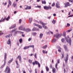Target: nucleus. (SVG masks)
<instances>
[{
  "label": "nucleus",
  "instance_id": "nucleus-1",
  "mask_svg": "<svg viewBox=\"0 0 73 73\" xmlns=\"http://www.w3.org/2000/svg\"><path fill=\"white\" fill-rule=\"evenodd\" d=\"M5 71L6 73H10L11 72V68L8 66H7L6 67Z\"/></svg>",
  "mask_w": 73,
  "mask_h": 73
},
{
  "label": "nucleus",
  "instance_id": "nucleus-2",
  "mask_svg": "<svg viewBox=\"0 0 73 73\" xmlns=\"http://www.w3.org/2000/svg\"><path fill=\"white\" fill-rule=\"evenodd\" d=\"M3 18H2L0 20V22H3V21H4L5 20H6V21H9V19H10V16L9 15L7 18H6V17H5L4 18V19H3Z\"/></svg>",
  "mask_w": 73,
  "mask_h": 73
},
{
  "label": "nucleus",
  "instance_id": "nucleus-3",
  "mask_svg": "<svg viewBox=\"0 0 73 73\" xmlns=\"http://www.w3.org/2000/svg\"><path fill=\"white\" fill-rule=\"evenodd\" d=\"M67 37L68 38H66V40L68 42V43H69L70 45H71V42H72V40H71V38H69V36L68 35L67 36Z\"/></svg>",
  "mask_w": 73,
  "mask_h": 73
},
{
  "label": "nucleus",
  "instance_id": "nucleus-4",
  "mask_svg": "<svg viewBox=\"0 0 73 73\" xmlns=\"http://www.w3.org/2000/svg\"><path fill=\"white\" fill-rule=\"evenodd\" d=\"M62 36V33H60V34H57L54 35V37H56L57 38H59V37H60L61 36Z\"/></svg>",
  "mask_w": 73,
  "mask_h": 73
},
{
  "label": "nucleus",
  "instance_id": "nucleus-5",
  "mask_svg": "<svg viewBox=\"0 0 73 73\" xmlns=\"http://www.w3.org/2000/svg\"><path fill=\"white\" fill-rule=\"evenodd\" d=\"M43 8L44 9H46V10H48L49 9H52V7L50 6H44Z\"/></svg>",
  "mask_w": 73,
  "mask_h": 73
},
{
  "label": "nucleus",
  "instance_id": "nucleus-6",
  "mask_svg": "<svg viewBox=\"0 0 73 73\" xmlns=\"http://www.w3.org/2000/svg\"><path fill=\"white\" fill-rule=\"evenodd\" d=\"M19 30H21V31H25V28L22 27V26H20L19 28Z\"/></svg>",
  "mask_w": 73,
  "mask_h": 73
},
{
  "label": "nucleus",
  "instance_id": "nucleus-7",
  "mask_svg": "<svg viewBox=\"0 0 73 73\" xmlns=\"http://www.w3.org/2000/svg\"><path fill=\"white\" fill-rule=\"evenodd\" d=\"M64 7H68V6H70L71 4H69V2H68L65 4Z\"/></svg>",
  "mask_w": 73,
  "mask_h": 73
},
{
  "label": "nucleus",
  "instance_id": "nucleus-8",
  "mask_svg": "<svg viewBox=\"0 0 73 73\" xmlns=\"http://www.w3.org/2000/svg\"><path fill=\"white\" fill-rule=\"evenodd\" d=\"M68 57L69 55H68V54H66V59L64 60V61H65L66 64L67 62H68Z\"/></svg>",
  "mask_w": 73,
  "mask_h": 73
},
{
  "label": "nucleus",
  "instance_id": "nucleus-9",
  "mask_svg": "<svg viewBox=\"0 0 73 73\" xmlns=\"http://www.w3.org/2000/svg\"><path fill=\"white\" fill-rule=\"evenodd\" d=\"M19 58V61L21 63L22 60H21V57L20 55H19L17 57V59H18Z\"/></svg>",
  "mask_w": 73,
  "mask_h": 73
},
{
  "label": "nucleus",
  "instance_id": "nucleus-10",
  "mask_svg": "<svg viewBox=\"0 0 73 73\" xmlns=\"http://www.w3.org/2000/svg\"><path fill=\"white\" fill-rule=\"evenodd\" d=\"M60 3L58 2H57L56 3V7L57 8H60Z\"/></svg>",
  "mask_w": 73,
  "mask_h": 73
},
{
  "label": "nucleus",
  "instance_id": "nucleus-11",
  "mask_svg": "<svg viewBox=\"0 0 73 73\" xmlns=\"http://www.w3.org/2000/svg\"><path fill=\"white\" fill-rule=\"evenodd\" d=\"M63 47L66 51V52H68L69 51V50L68 49V48L67 47V46H66V45H64Z\"/></svg>",
  "mask_w": 73,
  "mask_h": 73
},
{
  "label": "nucleus",
  "instance_id": "nucleus-12",
  "mask_svg": "<svg viewBox=\"0 0 73 73\" xmlns=\"http://www.w3.org/2000/svg\"><path fill=\"white\" fill-rule=\"evenodd\" d=\"M34 26H36V27H38L39 28H40V29H42V26L38 25V24H36L35 23L34 24Z\"/></svg>",
  "mask_w": 73,
  "mask_h": 73
},
{
  "label": "nucleus",
  "instance_id": "nucleus-13",
  "mask_svg": "<svg viewBox=\"0 0 73 73\" xmlns=\"http://www.w3.org/2000/svg\"><path fill=\"white\" fill-rule=\"evenodd\" d=\"M12 36V34H9L8 35H6L5 36V37H6V38H9L10 37H11V36Z\"/></svg>",
  "mask_w": 73,
  "mask_h": 73
},
{
  "label": "nucleus",
  "instance_id": "nucleus-14",
  "mask_svg": "<svg viewBox=\"0 0 73 73\" xmlns=\"http://www.w3.org/2000/svg\"><path fill=\"white\" fill-rule=\"evenodd\" d=\"M35 63L36 65L37 64L38 65V66L39 68L40 67V64L37 61H35Z\"/></svg>",
  "mask_w": 73,
  "mask_h": 73
},
{
  "label": "nucleus",
  "instance_id": "nucleus-15",
  "mask_svg": "<svg viewBox=\"0 0 73 73\" xmlns=\"http://www.w3.org/2000/svg\"><path fill=\"white\" fill-rule=\"evenodd\" d=\"M15 63L17 65V66L16 67V68H19V66H20V65L18 63V62L17 61V60H16L15 61Z\"/></svg>",
  "mask_w": 73,
  "mask_h": 73
},
{
  "label": "nucleus",
  "instance_id": "nucleus-16",
  "mask_svg": "<svg viewBox=\"0 0 73 73\" xmlns=\"http://www.w3.org/2000/svg\"><path fill=\"white\" fill-rule=\"evenodd\" d=\"M31 30V29L29 28H26L25 29V31L26 32H30Z\"/></svg>",
  "mask_w": 73,
  "mask_h": 73
},
{
  "label": "nucleus",
  "instance_id": "nucleus-17",
  "mask_svg": "<svg viewBox=\"0 0 73 73\" xmlns=\"http://www.w3.org/2000/svg\"><path fill=\"white\" fill-rule=\"evenodd\" d=\"M32 31H39V29H38L37 28H36L34 27Z\"/></svg>",
  "mask_w": 73,
  "mask_h": 73
},
{
  "label": "nucleus",
  "instance_id": "nucleus-18",
  "mask_svg": "<svg viewBox=\"0 0 73 73\" xmlns=\"http://www.w3.org/2000/svg\"><path fill=\"white\" fill-rule=\"evenodd\" d=\"M16 24L13 25L11 27H9L10 29H12V28H15V27H16Z\"/></svg>",
  "mask_w": 73,
  "mask_h": 73
},
{
  "label": "nucleus",
  "instance_id": "nucleus-19",
  "mask_svg": "<svg viewBox=\"0 0 73 73\" xmlns=\"http://www.w3.org/2000/svg\"><path fill=\"white\" fill-rule=\"evenodd\" d=\"M42 3L43 4H46V1L45 0H42Z\"/></svg>",
  "mask_w": 73,
  "mask_h": 73
},
{
  "label": "nucleus",
  "instance_id": "nucleus-20",
  "mask_svg": "<svg viewBox=\"0 0 73 73\" xmlns=\"http://www.w3.org/2000/svg\"><path fill=\"white\" fill-rule=\"evenodd\" d=\"M4 54V60H7V53H5Z\"/></svg>",
  "mask_w": 73,
  "mask_h": 73
},
{
  "label": "nucleus",
  "instance_id": "nucleus-21",
  "mask_svg": "<svg viewBox=\"0 0 73 73\" xmlns=\"http://www.w3.org/2000/svg\"><path fill=\"white\" fill-rule=\"evenodd\" d=\"M63 36L64 37H65L66 36V32L65 31H64L63 32Z\"/></svg>",
  "mask_w": 73,
  "mask_h": 73
},
{
  "label": "nucleus",
  "instance_id": "nucleus-22",
  "mask_svg": "<svg viewBox=\"0 0 73 73\" xmlns=\"http://www.w3.org/2000/svg\"><path fill=\"white\" fill-rule=\"evenodd\" d=\"M62 56L61 58V59H62L64 58V52H63L62 54Z\"/></svg>",
  "mask_w": 73,
  "mask_h": 73
},
{
  "label": "nucleus",
  "instance_id": "nucleus-23",
  "mask_svg": "<svg viewBox=\"0 0 73 73\" xmlns=\"http://www.w3.org/2000/svg\"><path fill=\"white\" fill-rule=\"evenodd\" d=\"M13 58H12V59H11L8 62V63H11V62H12V61H13Z\"/></svg>",
  "mask_w": 73,
  "mask_h": 73
},
{
  "label": "nucleus",
  "instance_id": "nucleus-24",
  "mask_svg": "<svg viewBox=\"0 0 73 73\" xmlns=\"http://www.w3.org/2000/svg\"><path fill=\"white\" fill-rule=\"evenodd\" d=\"M40 24H42L43 25H46V24L45 23H44L43 22H42L41 21H40Z\"/></svg>",
  "mask_w": 73,
  "mask_h": 73
},
{
  "label": "nucleus",
  "instance_id": "nucleus-25",
  "mask_svg": "<svg viewBox=\"0 0 73 73\" xmlns=\"http://www.w3.org/2000/svg\"><path fill=\"white\" fill-rule=\"evenodd\" d=\"M11 43V40H10V39H9L8 40V42H7V44H10Z\"/></svg>",
  "mask_w": 73,
  "mask_h": 73
},
{
  "label": "nucleus",
  "instance_id": "nucleus-26",
  "mask_svg": "<svg viewBox=\"0 0 73 73\" xmlns=\"http://www.w3.org/2000/svg\"><path fill=\"white\" fill-rule=\"evenodd\" d=\"M29 48V46H25L24 47V49H28Z\"/></svg>",
  "mask_w": 73,
  "mask_h": 73
},
{
  "label": "nucleus",
  "instance_id": "nucleus-27",
  "mask_svg": "<svg viewBox=\"0 0 73 73\" xmlns=\"http://www.w3.org/2000/svg\"><path fill=\"white\" fill-rule=\"evenodd\" d=\"M9 4L10 6L12 5V2L10 0H9Z\"/></svg>",
  "mask_w": 73,
  "mask_h": 73
},
{
  "label": "nucleus",
  "instance_id": "nucleus-28",
  "mask_svg": "<svg viewBox=\"0 0 73 73\" xmlns=\"http://www.w3.org/2000/svg\"><path fill=\"white\" fill-rule=\"evenodd\" d=\"M42 27L43 28H44V29H48V27H47L46 26H45V25H43Z\"/></svg>",
  "mask_w": 73,
  "mask_h": 73
},
{
  "label": "nucleus",
  "instance_id": "nucleus-29",
  "mask_svg": "<svg viewBox=\"0 0 73 73\" xmlns=\"http://www.w3.org/2000/svg\"><path fill=\"white\" fill-rule=\"evenodd\" d=\"M32 18H29V21L30 23H31V22H32Z\"/></svg>",
  "mask_w": 73,
  "mask_h": 73
},
{
  "label": "nucleus",
  "instance_id": "nucleus-30",
  "mask_svg": "<svg viewBox=\"0 0 73 73\" xmlns=\"http://www.w3.org/2000/svg\"><path fill=\"white\" fill-rule=\"evenodd\" d=\"M13 5L14 7H15L16 6L17 4L15 3V2H14V3L13 4Z\"/></svg>",
  "mask_w": 73,
  "mask_h": 73
},
{
  "label": "nucleus",
  "instance_id": "nucleus-31",
  "mask_svg": "<svg viewBox=\"0 0 73 73\" xmlns=\"http://www.w3.org/2000/svg\"><path fill=\"white\" fill-rule=\"evenodd\" d=\"M43 36V34H40L39 36V37L40 38H41L42 36Z\"/></svg>",
  "mask_w": 73,
  "mask_h": 73
},
{
  "label": "nucleus",
  "instance_id": "nucleus-32",
  "mask_svg": "<svg viewBox=\"0 0 73 73\" xmlns=\"http://www.w3.org/2000/svg\"><path fill=\"white\" fill-rule=\"evenodd\" d=\"M46 47H47V45H45L43 46L41 48H43V49H45V48H46Z\"/></svg>",
  "mask_w": 73,
  "mask_h": 73
},
{
  "label": "nucleus",
  "instance_id": "nucleus-33",
  "mask_svg": "<svg viewBox=\"0 0 73 73\" xmlns=\"http://www.w3.org/2000/svg\"><path fill=\"white\" fill-rule=\"evenodd\" d=\"M56 69H55V68H54L52 69V72L53 73H55V72H56Z\"/></svg>",
  "mask_w": 73,
  "mask_h": 73
},
{
  "label": "nucleus",
  "instance_id": "nucleus-34",
  "mask_svg": "<svg viewBox=\"0 0 73 73\" xmlns=\"http://www.w3.org/2000/svg\"><path fill=\"white\" fill-rule=\"evenodd\" d=\"M70 24H69L68 23H67L66 25V27H70Z\"/></svg>",
  "mask_w": 73,
  "mask_h": 73
},
{
  "label": "nucleus",
  "instance_id": "nucleus-35",
  "mask_svg": "<svg viewBox=\"0 0 73 73\" xmlns=\"http://www.w3.org/2000/svg\"><path fill=\"white\" fill-rule=\"evenodd\" d=\"M56 21L54 20V19H53V21H52V24H54L55 23H56Z\"/></svg>",
  "mask_w": 73,
  "mask_h": 73
},
{
  "label": "nucleus",
  "instance_id": "nucleus-36",
  "mask_svg": "<svg viewBox=\"0 0 73 73\" xmlns=\"http://www.w3.org/2000/svg\"><path fill=\"white\" fill-rule=\"evenodd\" d=\"M57 65L58 64L57 63H56L55 64V68H56L57 70H58V68H57Z\"/></svg>",
  "mask_w": 73,
  "mask_h": 73
},
{
  "label": "nucleus",
  "instance_id": "nucleus-37",
  "mask_svg": "<svg viewBox=\"0 0 73 73\" xmlns=\"http://www.w3.org/2000/svg\"><path fill=\"white\" fill-rule=\"evenodd\" d=\"M32 61H33L32 60H29V62L30 64H32Z\"/></svg>",
  "mask_w": 73,
  "mask_h": 73
},
{
  "label": "nucleus",
  "instance_id": "nucleus-38",
  "mask_svg": "<svg viewBox=\"0 0 73 73\" xmlns=\"http://www.w3.org/2000/svg\"><path fill=\"white\" fill-rule=\"evenodd\" d=\"M4 66H5L4 65H3V64L2 66H1L0 67L1 69H3V68L4 67Z\"/></svg>",
  "mask_w": 73,
  "mask_h": 73
},
{
  "label": "nucleus",
  "instance_id": "nucleus-39",
  "mask_svg": "<svg viewBox=\"0 0 73 73\" xmlns=\"http://www.w3.org/2000/svg\"><path fill=\"white\" fill-rule=\"evenodd\" d=\"M56 41V40L55 39H54L52 40V42H55Z\"/></svg>",
  "mask_w": 73,
  "mask_h": 73
},
{
  "label": "nucleus",
  "instance_id": "nucleus-40",
  "mask_svg": "<svg viewBox=\"0 0 73 73\" xmlns=\"http://www.w3.org/2000/svg\"><path fill=\"white\" fill-rule=\"evenodd\" d=\"M46 70L47 72H48V71H49V69L48 67L46 66Z\"/></svg>",
  "mask_w": 73,
  "mask_h": 73
},
{
  "label": "nucleus",
  "instance_id": "nucleus-41",
  "mask_svg": "<svg viewBox=\"0 0 73 73\" xmlns=\"http://www.w3.org/2000/svg\"><path fill=\"white\" fill-rule=\"evenodd\" d=\"M19 24H21V22L22 21V20L20 19L19 20Z\"/></svg>",
  "mask_w": 73,
  "mask_h": 73
},
{
  "label": "nucleus",
  "instance_id": "nucleus-42",
  "mask_svg": "<svg viewBox=\"0 0 73 73\" xmlns=\"http://www.w3.org/2000/svg\"><path fill=\"white\" fill-rule=\"evenodd\" d=\"M7 4V2H5V3H2V5H6Z\"/></svg>",
  "mask_w": 73,
  "mask_h": 73
},
{
  "label": "nucleus",
  "instance_id": "nucleus-43",
  "mask_svg": "<svg viewBox=\"0 0 73 73\" xmlns=\"http://www.w3.org/2000/svg\"><path fill=\"white\" fill-rule=\"evenodd\" d=\"M35 8H41V6H37L35 7Z\"/></svg>",
  "mask_w": 73,
  "mask_h": 73
},
{
  "label": "nucleus",
  "instance_id": "nucleus-44",
  "mask_svg": "<svg viewBox=\"0 0 73 73\" xmlns=\"http://www.w3.org/2000/svg\"><path fill=\"white\" fill-rule=\"evenodd\" d=\"M29 47H31V48H33V49L34 48V45H30V46Z\"/></svg>",
  "mask_w": 73,
  "mask_h": 73
},
{
  "label": "nucleus",
  "instance_id": "nucleus-45",
  "mask_svg": "<svg viewBox=\"0 0 73 73\" xmlns=\"http://www.w3.org/2000/svg\"><path fill=\"white\" fill-rule=\"evenodd\" d=\"M61 41L62 42H64V41H65V40H64V38L62 39Z\"/></svg>",
  "mask_w": 73,
  "mask_h": 73
},
{
  "label": "nucleus",
  "instance_id": "nucleus-46",
  "mask_svg": "<svg viewBox=\"0 0 73 73\" xmlns=\"http://www.w3.org/2000/svg\"><path fill=\"white\" fill-rule=\"evenodd\" d=\"M19 41L20 43H21L22 42V39L21 38L19 40Z\"/></svg>",
  "mask_w": 73,
  "mask_h": 73
},
{
  "label": "nucleus",
  "instance_id": "nucleus-47",
  "mask_svg": "<svg viewBox=\"0 0 73 73\" xmlns=\"http://www.w3.org/2000/svg\"><path fill=\"white\" fill-rule=\"evenodd\" d=\"M16 29L12 30L11 32L10 33H13V32H15L16 31Z\"/></svg>",
  "mask_w": 73,
  "mask_h": 73
},
{
  "label": "nucleus",
  "instance_id": "nucleus-48",
  "mask_svg": "<svg viewBox=\"0 0 73 73\" xmlns=\"http://www.w3.org/2000/svg\"><path fill=\"white\" fill-rule=\"evenodd\" d=\"M31 40H32V38H29L28 39V41H31Z\"/></svg>",
  "mask_w": 73,
  "mask_h": 73
},
{
  "label": "nucleus",
  "instance_id": "nucleus-49",
  "mask_svg": "<svg viewBox=\"0 0 73 73\" xmlns=\"http://www.w3.org/2000/svg\"><path fill=\"white\" fill-rule=\"evenodd\" d=\"M34 57L35 58H37V56H36V53H35L34 54Z\"/></svg>",
  "mask_w": 73,
  "mask_h": 73
},
{
  "label": "nucleus",
  "instance_id": "nucleus-50",
  "mask_svg": "<svg viewBox=\"0 0 73 73\" xmlns=\"http://www.w3.org/2000/svg\"><path fill=\"white\" fill-rule=\"evenodd\" d=\"M6 60H5L4 62V63L3 64V65H5V64H6V61H5Z\"/></svg>",
  "mask_w": 73,
  "mask_h": 73
},
{
  "label": "nucleus",
  "instance_id": "nucleus-51",
  "mask_svg": "<svg viewBox=\"0 0 73 73\" xmlns=\"http://www.w3.org/2000/svg\"><path fill=\"white\" fill-rule=\"evenodd\" d=\"M26 7H26L25 8V10H27V9H28V6H26Z\"/></svg>",
  "mask_w": 73,
  "mask_h": 73
},
{
  "label": "nucleus",
  "instance_id": "nucleus-52",
  "mask_svg": "<svg viewBox=\"0 0 73 73\" xmlns=\"http://www.w3.org/2000/svg\"><path fill=\"white\" fill-rule=\"evenodd\" d=\"M55 5V3H53L52 4V7H54V5Z\"/></svg>",
  "mask_w": 73,
  "mask_h": 73
},
{
  "label": "nucleus",
  "instance_id": "nucleus-53",
  "mask_svg": "<svg viewBox=\"0 0 73 73\" xmlns=\"http://www.w3.org/2000/svg\"><path fill=\"white\" fill-rule=\"evenodd\" d=\"M28 8L29 9H31V7L30 6H28Z\"/></svg>",
  "mask_w": 73,
  "mask_h": 73
},
{
  "label": "nucleus",
  "instance_id": "nucleus-54",
  "mask_svg": "<svg viewBox=\"0 0 73 73\" xmlns=\"http://www.w3.org/2000/svg\"><path fill=\"white\" fill-rule=\"evenodd\" d=\"M34 54H31L29 55L30 56H33Z\"/></svg>",
  "mask_w": 73,
  "mask_h": 73
},
{
  "label": "nucleus",
  "instance_id": "nucleus-55",
  "mask_svg": "<svg viewBox=\"0 0 73 73\" xmlns=\"http://www.w3.org/2000/svg\"><path fill=\"white\" fill-rule=\"evenodd\" d=\"M72 30L70 29V30H68V32H71V31H72Z\"/></svg>",
  "mask_w": 73,
  "mask_h": 73
},
{
  "label": "nucleus",
  "instance_id": "nucleus-56",
  "mask_svg": "<svg viewBox=\"0 0 73 73\" xmlns=\"http://www.w3.org/2000/svg\"><path fill=\"white\" fill-rule=\"evenodd\" d=\"M57 62L58 63H59V62H60L59 61H60V59H58L57 60Z\"/></svg>",
  "mask_w": 73,
  "mask_h": 73
},
{
  "label": "nucleus",
  "instance_id": "nucleus-57",
  "mask_svg": "<svg viewBox=\"0 0 73 73\" xmlns=\"http://www.w3.org/2000/svg\"><path fill=\"white\" fill-rule=\"evenodd\" d=\"M64 73H65L66 72V70H65V69H64Z\"/></svg>",
  "mask_w": 73,
  "mask_h": 73
},
{
  "label": "nucleus",
  "instance_id": "nucleus-58",
  "mask_svg": "<svg viewBox=\"0 0 73 73\" xmlns=\"http://www.w3.org/2000/svg\"><path fill=\"white\" fill-rule=\"evenodd\" d=\"M36 63H35V62H33V65H35V64Z\"/></svg>",
  "mask_w": 73,
  "mask_h": 73
},
{
  "label": "nucleus",
  "instance_id": "nucleus-59",
  "mask_svg": "<svg viewBox=\"0 0 73 73\" xmlns=\"http://www.w3.org/2000/svg\"><path fill=\"white\" fill-rule=\"evenodd\" d=\"M50 33H51V34H52V35H53V33L52 32L50 31Z\"/></svg>",
  "mask_w": 73,
  "mask_h": 73
},
{
  "label": "nucleus",
  "instance_id": "nucleus-60",
  "mask_svg": "<svg viewBox=\"0 0 73 73\" xmlns=\"http://www.w3.org/2000/svg\"><path fill=\"white\" fill-rule=\"evenodd\" d=\"M42 52L43 53V54L45 53V51L44 50H42Z\"/></svg>",
  "mask_w": 73,
  "mask_h": 73
},
{
  "label": "nucleus",
  "instance_id": "nucleus-61",
  "mask_svg": "<svg viewBox=\"0 0 73 73\" xmlns=\"http://www.w3.org/2000/svg\"><path fill=\"white\" fill-rule=\"evenodd\" d=\"M50 17H51V16H50V17H48V19H50Z\"/></svg>",
  "mask_w": 73,
  "mask_h": 73
},
{
  "label": "nucleus",
  "instance_id": "nucleus-62",
  "mask_svg": "<svg viewBox=\"0 0 73 73\" xmlns=\"http://www.w3.org/2000/svg\"><path fill=\"white\" fill-rule=\"evenodd\" d=\"M44 73V71H43V70H42L41 71V73Z\"/></svg>",
  "mask_w": 73,
  "mask_h": 73
},
{
  "label": "nucleus",
  "instance_id": "nucleus-63",
  "mask_svg": "<svg viewBox=\"0 0 73 73\" xmlns=\"http://www.w3.org/2000/svg\"><path fill=\"white\" fill-rule=\"evenodd\" d=\"M58 51H59V52H61V50L60 49H58Z\"/></svg>",
  "mask_w": 73,
  "mask_h": 73
},
{
  "label": "nucleus",
  "instance_id": "nucleus-64",
  "mask_svg": "<svg viewBox=\"0 0 73 73\" xmlns=\"http://www.w3.org/2000/svg\"><path fill=\"white\" fill-rule=\"evenodd\" d=\"M70 2L71 3H73V0H71Z\"/></svg>",
  "mask_w": 73,
  "mask_h": 73
}]
</instances>
